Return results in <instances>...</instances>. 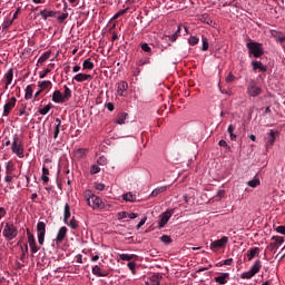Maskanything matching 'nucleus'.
Segmentation results:
<instances>
[{"label": "nucleus", "instance_id": "nucleus-2", "mask_svg": "<svg viewBox=\"0 0 285 285\" xmlns=\"http://www.w3.org/2000/svg\"><path fill=\"white\" fill-rule=\"evenodd\" d=\"M11 153H13V155H17L19 159H23V140L20 139L19 134H14L12 136Z\"/></svg>", "mask_w": 285, "mask_h": 285}, {"label": "nucleus", "instance_id": "nucleus-36", "mask_svg": "<svg viewBox=\"0 0 285 285\" xmlns=\"http://www.w3.org/2000/svg\"><path fill=\"white\" fill-rule=\"evenodd\" d=\"M127 117H128V114H126V112L120 114L118 116V118L116 119V124H119V125L126 124Z\"/></svg>", "mask_w": 285, "mask_h": 285}, {"label": "nucleus", "instance_id": "nucleus-52", "mask_svg": "<svg viewBox=\"0 0 285 285\" xmlns=\"http://www.w3.org/2000/svg\"><path fill=\"white\" fill-rule=\"evenodd\" d=\"M200 21H204L205 23H208V24L213 23V20L208 19V14L206 13L200 17Z\"/></svg>", "mask_w": 285, "mask_h": 285}, {"label": "nucleus", "instance_id": "nucleus-20", "mask_svg": "<svg viewBox=\"0 0 285 285\" xmlns=\"http://www.w3.org/2000/svg\"><path fill=\"white\" fill-rule=\"evenodd\" d=\"M14 170H17V168L14 167V163H12V160L6 163V175H14Z\"/></svg>", "mask_w": 285, "mask_h": 285}, {"label": "nucleus", "instance_id": "nucleus-42", "mask_svg": "<svg viewBox=\"0 0 285 285\" xmlns=\"http://www.w3.org/2000/svg\"><path fill=\"white\" fill-rule=\"evenodd\" d=\"M188 43H189V46H197L199 43V39L197 38V36H191L188 39Z\"/></svg>", "mask_w": 285, "mask_h": 285}, {"label": "nucleus", "instance_id": "nucleus-5", "mask_svg": "<svg viewBox=\"0 0 285 285\" xmlns=\"http://www.w3.org/2000/svg\"><path fill=\"white\" fill-rule=\"evenodd\" d=\"M226 244H228V237L223 236L220 239L210 243V250L217 253L220 248L226 247Z\"/></svg>", "mask_w": 285, "mask_h": 285}, {"label": "nucleus", "instance_id": "nucleus-60", "mask_svg": "<svg viewBox=\"0 0 285 285\" xmlns=\"http://www.w3.org/2000/svg\"><path fill=\"white\" fill-rule=\"evenodd\" d=\"M126 218H128V212L118 213V219H126Z\"/></svg>", "mask_w": 285, "mask_h": 285}, {"label": "nucleus", "instance_id": "nucleus-13", "mask_svg": "<svg viewBox=\"0 0 285 285\" xmlns=\"http://www.w3.org/2000/svg\"><path fill=\"white\" fill-rule=\"evenodd\" d=\"M51 100L53 104H67L63 98V94H61V90L53 91Z\"/></svg>", "mask_w": 285, "mask_h": 285}, {"label": "nucleus", "instance_id": "nucleus-50", "mask_svg": "<svg viewBox=\"0 0 285 285\" xmlns=\"http://www.w3.org/2000/svg\"><path fill=\"white\" fill-rule=\"evenodd\" d=\"M126 12H128V9H122V10H119L112 19H119V17H124V14H126Z\"/></svg>", "mask_w": 285, "mask_h": 285}, {"label": "nucleus", "instance_id": "nucleus-9", "mask_svg": "<svg viewBox=\"0 0 285 285\" xmlns=\"http://www.w3.org/2000/svg\"><path fill=\"white\" fill-rule=\"evenodd\" d=\"M17 106V98L12 97L10 100H8L6 102V105L3 106V112L2 116L3 117H8V115H10V112H12V108H14Z\"/></svg>", "mask_w": 285, "mask_h": 285}, {"label": "nucleus", "instance_id": "nucleus-21", "mask_svg": "<svg viewBox=\"0 0 285 285\" xmlns=\"http://www.w3.org/2000/svg\"><path fill=\"white\" fill-rule=\"evenodd\" d=\"M38 87L40 90H48L52 88V82L50 80H43V81H38Z\"/></svg>", "mask_w": 285, "mask_h": 285}, {"label": "nucleus", "instance_id": "nucleus-33", "mask_svg": "<svg viewBox=\"0 0 285 285\" xmlns=\"http://www.w3.org/2000/svg\"><path fill=\"white\" fill-rule=\"evenodd\" d=\"M50 55H52L50 51L42 53L38 59V63H45V61H48V59H50Z\"/></svg>", "mask_w": 285, "mask_h": 285}, {"label": "nucleus", "instance_id": "nucleus-41", "mask_svg": "<svg viewBox=\"0 0 285 285\" xmlns=\"http://www.w3.org/2000/svg\"><path fill=\"white\" fill-rule=\"evenodd\" d=\"M101 173V167L98 165H92L90 168V175H97Z\"/></svg>", "mask_w": 285, "mask_h": 285}, {"label": "nucleus", "instance_id": "nucleus-6", "mask_svg": "<svg viewBox=\"0 0 285 285\" xmlns=\"http://www.w3.org/2000/svg\"><path fill=\"white\" fill-rule=\"evenodd\" d=\"M37 233H38V243L40 246H43V242L46 239V223L39 222L37 224Z\"/></svg>", "mask_w": 285, "mask_h": 285}, {"label": "nucleus", "instance_id": "nucleus-22", "mask_svg": "<svg viewBox=\"0 0 285 285\" xmlns=\"http://www.w3.org/2000/svg\"><path fill=\"white\" fill-rule=\"evenodd\" d=\"M4 77H6V81H7L6 89H8V86H10V83H12V79L14 77V70L9 69L7 71V73L4 75Z\"/></svg>", "mask_w": 285, "mask_h": 285}, {"label": "nucleus", "instance_id": "nucleus-38", "mask_svg": "<svg viewBox=\"0 0 285 285\" xmlns=\"http://www.w3.org/2000/svg\"><path fill=\"white\" fill-rule=\"evenodd\" d=\"M250 95H252V97H257L258 95H262V88L261 87H252Z\"/></svg>", "mask_w": 285, "mask_h": 285}, {"label": "nucleus", "instance_id": "nucleus-46", "mask_svg": "<svg viewBox=\"0 0 285 285\" xmlns=\"http://www.w3.org/2000/svg\"><path fill=\"white\" fill-rule=\"evenodd\" d=\"M179 32H181V27H178L177 31L170 36V41L173 42L177 41V38L179 37Z\"/></svg>", "mask_w": 285, "mask_h": 285}, {"label": "nucleus", "instance_id": "nucleus-40", "mask_svg": "<svg viewBox=\"0 0 285 285\" xmlns=\"http://www.w3.org/2000/svg\"><path fill=\"white\" fill-rule=\"evenodd\" d=\"M262 181L259 180V177L255 176L254 179L250 180V188H257Z\"/></svg>", "mask_w": 285, "mask_h": 285}, {"label": "nucleus", "instance_id": "nucleus-25", "mask_svg": "<svg viewBox=\"0 0 285 285\" xmlns=\"http://www.w3.org/2000/svg\"><path fill=\"white\" fill-rule=\"evenodd\" d=\"M119 257L122 262H132V259H137V255L135 254H120Z\"/></svg>", "mask_w": 285, "mask_h": 285}, {"label": "nucleus", "instance_id": "nucleus-4", "mask_svg": "<svg viewBox=\"0 0 285 285\" xmlns=\"http://www.w3.org/2000/svg\"><path fill=\"white\" fill-rule=\"evenodd\" d=\"M250 57H254V59H262V57H264V45L252 40Z\"/></svg>", "mask_w": 285, "mask_h": 285}, {"label": "nucleus", "instance_id": "nucleus-34", "mask_svg": "<svg viewBox=\"0 0 285 285\" xmlns=\"http://www.w3.org/2000/svg\"><path fill=\"white\" fill-rule=\"evenodd\" d=\"M125 202H137V196L132 195V193H127L122 195Z\"/></svg>", "mask_w": 285, "mask_h": 285}, {"label": "nucleus", "instance_id": "nucleus-64", "mask_svg": "<svg viewBox=\"0 0 285 285\" xmlns=\"http://www.w3.org/2000/svg\"><path fill=\"white\" fill-rule=\"evenodd\" d=\"M106 108H107L110 112H112V110H115V105H114L112 102H108V104H106Z\"/></svg>", "mask_w": 285, "mask_h": 285}, {"label": "nucleus", "instance_id": "nucleus-43", "mask_svg": "<svg viewBox=\"0 0 285 285\" xmlns=\"http://www.w3.org/2000/svg\"><path fill=\"white\" fill-rule=\"evenodd\" d=\"M160 242H163V244H173V238H170L168 235H163L160 237Z\"/></svg>", "mask_w": 285, "mask_h": 285}, {"label": "nucleus", "instance_id": "nucleus-56", "mask_svg": "<svg viewBox=\"0 0 285 285\" xmlns=\"http://www.w3.org/2000/svg\"><path fill=\"white\" fill-rule=\"evenodd\" d=\"M14 175H6V177H4V181L7 183V184H12V180L14 179Z\"/></svg>", "mask_w": 285, "mask_h": 285}, {"label": "nucleus", "instance_id": "nucleus-12", "mask_svg": "<svg viewBox=\"0 0 285 285\" xmlns=\"http://www.w3.org/2000/svg\"><path fill=\"white\" fill-rule=\"evenodd\" d=\"M67 235H68V227L62 226L57 234L56 243L61 244L66 239Z\"/></svg>", "mask_w": 285, "mask_h": 285}, {"label": "nucleus", "instance_id": "nucleus-35", "mask_svg": "<svg viewBox=\"0 0 285 285\" xmlns=\"http://www.w3.org/2000/svg\"><path fill=\"white\" fill-rule=\"evenodd\" d=\"M52 110V104H48L46 107L38 110L39 115H48Z\"/></svg>", "mask_w": 285, "mask_h": 285}, {"label": "nucleus", "instance_id": "nucleus-48", "mask_svg": "<svg viewBox=\"0 0 285 285\" xmlns=\"http://www.w3.org/2000/svg\"><path fill=\"white\" fill-rule=\"evenodd\" d=\"M96 190L102 191L106 190V185L104 183H95Z\"/></svg>", "mask_w": 285, "mask_h": 285}, {"label": "nucleus", "instance_id": "nucleus-29", "mask_svg": "<svg viewBox=\"0 0 285 285\" xmlns=\"http://www.w3.org/2000/svg\"><path fill=\"white\" fill-rule=\"evenodd\" d=\"M168 187L163 186V187H158L156 189H154L150 194V197H157L158 195H161V193H166Z\"/></svg>", "mask_w": 285, "mask_h": 285}, {"label": "nucleus", "instance_id": "nucleus-31", "mask_svg": "<svg viewBox=\"0 0 285 285\" xmlns=\"http://www.w3.org/2000/svg\"><path fill=\"white\" fill-rule=\"evenodd\" d=\"M161 278H163L161 274L157 273L150 277V282L153 285H159L161 282Z\"/></svg>", "mask_w": 285, "mask_h": 285}, {"label": "nucleus", "instance_id": "nucleus-62", "mask_svg": "<svg viewBox=\"0 0 285 285\" xmlns=\"http://www.w3.org/2000/svg\"><path fill=\"white\" fill-rule=\"evenodd\" d=\"M276 233H279L281 235H285V226H278L276 227Z\"/></svg>", "mask_w": 285, "mask_h": 285}, {"label": "nucleus", "instance_id": "nucleus-47", "mask_svg": "<svg viewBox=\"0 0 285 285\" xmlns=\"http://www.w3.org/2000/svg\"><path fill=\"white\" fill-rule=\"evenodd\" d=\"M127 266H128L129 271H131L132 275H136L135 268H137V264L135 262H129L127 264Z\"/></svg>", "mask_w": 285, "mask_h": 285}, {"label": "nucleus", "instance_id": "nucleus-44", "mask_svg": "<svg viewBox=\"0 0 285 285\" xmlns=\"http://www.w3.org/2000/svg\"><path fill=\"white\" fill-rule=\"evenodd\" d=\"M97 164L99 166H106L108 164V159L105 157V156H100L98 159H97Z\"/></svg>", "mask_w": 285, "mask_h": 285}, {"label": "nucleus", "instance_id": "nucleus-32", "mask_svg": "<svg viewBox=\"0 0 285 285\" xmlns=\"http://www.w3.org/2000/svg\"><path fill=\"white\" fill-rule=\"evenodd\" d=\"M140 48L144 52H147L148 55H153V48H150V45L147 42H141Z\"/></svg>", "mask_w": 285, "mask_h": 285}, {"label": "nucleus", "instance_id": "nucleus-14", "mask_svg": "<svg viewBox=\"0 0 285 285\" xmlns=\"http://www.w3.org/2000/svg\"><path fill=\"white\" fill-rule=\"evenodd\" d=\"M91 79H92V75L78 73L72 78V81H77L78 83H82V81H90Z\"/></svg>", "mask_w": 285, "mask_h": 285}, {"label": "nucleus", "instance_id": "nucleus-1", "mask_svg": "<svg viewBox=\"0 0 285 285\" xmlns=\"http://www.w3.org/2000/svg\"><path fill=\"white\" fill-rule=\"evenodd\" d=\"M85 199L88 206L94 208V210L96 208H99L100 210H104V208H106V204H104V200H101V198H99L97 195L92 194L91 190L85 191Z\"/></svg>", "mask_w": 285, "mask_h": 285}, {"label": "nucleus", "instance_id": "nucleus-61", "mask_svg": "<svg viewBox=\"0 0 285 285\" xmlns=\"http://www.w3.org/2000/svg\"><path fill=\"white\" fill-rule=\"evenodd\" d=\"M148 220V217H144L137 225V230H139V228H141V226H144V224H146V222Z\"/></svg>", "mask_w": 285, "mask_h": 285}, {"label": "nucleus", "instance_id": "nucleus-19", "mask_svg": "<svg viewBox=\"0 0 285 285\" xmlns=\"http://www.w3.org/2000/svg\"><path fill=\"white\" fill-rule=\"evenodd\" d=\"M95 62H92V58H88L82 62V70H94Z\"/></svg>", "mask_w": 285, "mask_h": 285}, {"label": "nucleus", "instance_id": "nucleus-57", "mask_svg": "<svg viewBox=\"0 0 285 285\" xmlns=\"http://www.w3.org/2000/svg\"><path fill=\"white\" fill-rule=\"evenodd\" d=\"M50 69H46L45 71L40 72V79H46V77H48V75H50Z\"/></svg>", "mask_w": 285, "mask_h": 285}, {"label": "nucleus", "instance_id": "nucleus-59", "mask_svg": "<svg viewBox=\"0 0 285 285\" xmlns=\"http://www.w3.org/2000/svg\"><path fill=\"white\" fill-rule=\"evenodd\" d=\"M284 257H285V253L282 252V249H281V252L278 254H276L275 259H278V262H282V259H284Z\"/></svg>", "mask_w": 285, "mask_h": 285}, {"label": "nucleus", "instance_id": "nucleus-28", "mask_svg": "<svg viewBox=\"0 0 285 285\" xmlns=\"http://www.w3.org/2000/svg\"><path fill=\"white\" fill-rule=\"evenodd\" d=\"M32 88H35V85H28L27 86L26 94H24V99H27V100L32 99V92H33Z\"/></svg>", "mask_w": 285, "mask_h": 285}, {"label": "nucleus", "instance_id": "nucleus-30", "mask_svg": "<svg viewBox=\"0 0 285 285\" xmlns=\"http://www.w3.org/2000/svg\"><path fill=\"white\" fill-rule=\"evenodd\" d=\"M67 226H69L70 228H72V230H77L79 228V222H77V219L75 217H72L70 219V222L67 220Z\"/></svg>", "mask_w": 285, "mask_h": 285}, {"label": "nucleus", "instance_id": "nucleus-27", "mask_svg": "<svg viewBox=\"0 0 285 285\" xmlns=\"http://www.w3.org/2000/svg\"><path fill=\"white\" fill-rule=\"evenodd\" d=\"M12 23H14V19H9V18H7V19L3 21L2 27H1L2 32H7V31H8V28H10V26H12Z\"/></svg>", "mask_w": 285, "mask_h": 285}, {"label": "nucleus", "instance_id": "nucleus-51", "mask_svg": "<svg viewBox=\"0 0 285 285\" xmlns=\"http://www.w3.org/2000/svg\"><path fill=\"white\" fill-rule=\"evenodd\" d=\"M256 255H259V247L250 249V259H253V257H255Z\"/></svg>", "mask_w": 285, "mask_h": 285}, {"label": "nucleus", "instance_id": "nucleus-37", "mask_svg": "<svg viewBox=\"0 0 285 285\" xmlns=\"http://www.w3.org/2000/svg\"><path fill=\"white\" fill-rule=\"evenodd\" d=\"M27 237H28V244H37V240L35 239V235L30 233V229H27Z\"/></svg>", "mask_w": 285, "mask_h": 285}, {"label": "nucleus", "instance_id": "nucleus-39", "mask_svg": "<svg viewBox=\"0 0 285 285\" xmlns=\"http://www.w3.org/2000/svg\"><path fill=\"white\" fill-rule=\"evenodd\" d=\"M275 144V131L271 130L269 137L267 138V146H273Z\"/></svg>", "mask_w": 285, "mask_h": 285}, {"label": "nucleus", "instance_id": "nucleus-63", "mask_svg": "<svg viewBox=\"0 0 285 285\" xmlns=\"http://www.w3.org/2000/svg\"><path fill=\"white\" fill-rule=\"evenodd\" d=\"M242 279H250V271L243 273Z\"/></svg>", "mask_w": 285, "mask_h": 285}, {"label": "nucleus", "instance_id": "nucleus-15", "mask_svg": "<svg viewBox=\"0 0 285 285\" xmlns=\"http://www.w3.org/2000/svg\"><path fill=\"white\" fill-rule=\"evenodd\" d=\"M117 95L119 97H124V92L128 90V82L127 81H120L117 85Z\"/></svg>", "mask_w": 285, "mask_h": 285}, {"label": "nucleus", "instance_id": "nucleus-16", "mask_svg": "<svg viewBox=\"0 0 285 285\" xmlns=\"http://www.w3.org/2000/svg\"><path fill=\"white\" fill-rule=\"evenodd\" d=\"M228 277H230V274L228 273H222L219 276H216L214 278V281L217 283V284H220V285H224V284H227L228 283Z\"/></svg>", "mask_w": 285, "mask_h": 285}, {"label": "nucleus", "instance_id": "nucleus-17", "mask_svg": "<svg viewBox=\"0 0 285 285\" xmlns=\"http://www.w3.org/2000/svg\"><path fill=\"white\" fill-rule=\"evenodd\" d=\"M101 266L104 265L99 264L94 266L91 269L92 275H96V277H106L108 274L101 272Z\"/></svg>", "mask_w": 285, "mask_h": 285}, {"label": "nucleus", "instance_id": "nucleus-3", "mask_svg": "<svg viewBox=\"0 0 285 285\" xmlns=\"http://www.w3.org/2000/svg\"><path fill=\"white\" fill-rule=\"evenodd\" d=\"M2 235L8 242H12V239H14L17 235H19V229H17V226H14V224L6 223Z\"/></svg>", "mask_w": 285, "mask_h": 285}, {"label": "nucleus", "instance_id": "nucleus-26", "mask_svg": "<svg viewBox=\"0 0 285 285\" xmlns=\"http://www.w3.org/2000/svg\"><path fill=\"white\" fill-rule=\"evenodd\" d=\"M65 91L62 94V97L65 99L66 102L70 101L71 97H72V90H70L66 85L63 86Z\"/></svg>", "mask_w": 285, "mask_h": 285}, {"label": "nucleus", "instance_id": "nucleus-23", "mask_svg": "<svg viewBox=\"0 0 285 285\" xmlns=\"http://www.w3.org/2000/svg\"><path fill=\"white\" fill-rule=\"evenodd\" d=\"M72 213L70 212V205L66 204L63 209V223L68 224V219H70Z\"/></svg>", "mask_w": 285, "mask_h": 285}, {"label": "nucleus", "instance_id": "nucleus-53", "mask_svg": "<svg viewBox=\"0 0 285 285\" xmlns=\"http://www.w3.org/2000/svg\"><path fill=\"white\" fill-rule=\"evenodd\" d=\"M150 63V58L140 59L138 66H146Z\"/></svg>", "mask_w": 285, "mask_h": 285}, {"label": "nucleus", "instance_id": "nucleus-11", "mask_svg": "<svg viewBox=\"0 0 285 285\" xmlns=\"http://www.w3.org/2000/svg\"><path fill=\"white\" fill-rule=\"evenodd\" d=\"M39 14L43 19V21H48V19H50V18H57V14H59V11L43 9L39 12Z\"/></svg>", "mask_w": 285, "mask_h": 285}, {"label": "nucleus", "instance_id": "nucleus-24", "mask_svg": "<svg viewBox=\"0 0 285 285\" xmlns=\"http://www.w3.org/2000/svg\"><path fill=\"white\" fill-rule=\"evenodd\" d=\"M56 126L53 128V138L57 139L59 137V132H61V119L56 118Z\"/></svg>", "mask_w": 285, "mask_h": 285}, {"label": "nucleus", "instance_id": "nucleus-55", "mask_svg": "<svg viewBox=\"0 0 285 285\" xmlns=\"http://www.w3.org/2000/svg\"><path fill=\"white\" fill-rule=\"evenodd\" d=\"M31 253H39V247H37V243L29 245Z\"/></svg>", "mask_w": 285, "mask_h": 285}, {"label": "nucleus", "instance_id": "nucleus-49", "mask_svg": "<svg viewBox=\"0 0 285 285\" xmlns=\"http://www.w3.org/2000/svg\"><path fill=\"white\" fill-rule=\"evenodd\" d=\"M58 21L60 23H63V21H66V19H68V12H63L60 16L57 17Z\"/></svg>", "mask_w": 285, "mask_h": 285}, {"label": "nucleus", "instance_id": "nucleus-45", "mask_svg": "<svg viewBox=\"0 0 285 285\" xmlns=\"http://www.w3.org/2000/svg\"><path fill=\"white\" fill-rule=\"evenodd\" d=\"M202 41H203L202 50H203V52H206V50H208V38L203 37Z\"/></svg>", "mask_w": 285, "mask_h": 285}, {"label": "nucleus", "instance_id": "nucleus-10", "mask_svg": "<svg viewBox=\"0 0 285 285\" xmlns=\"http://www.w3.org/2000/svg\"><path fill=\"white\" fill-rule=\"evenodd\" d=\"M253 72H266L268 67L259 60H252Z\"/></svg>", "mask_w": 285, "mask_h": 285}, {"label": "nucleus", "instance_id": "nucleus-7", "mask_svg": "<svg viewBox=\"0 0 285 285\" xmlns=\"http://www.w3.org/2000/svg\"><path fill=\"white\" fill-rule=\"evenodd\" d=\"M173 217V210H166L165 213L159 215L158 228H164L170 222Z\"/></svg>", "mask_w": 285, "mask_h": 285}, {"label": "nucleus", "instance_id": "nucleus-18", "mask_svg": "<svg viewBox=\"0 0 285 285\" xmlns=\"http://www.w3.org/2000/svg\"><path fill=\"white\" fill-rule=\"evenodd\" d=\"M261 269H262V261L258 259L252 266L250 277H255V275H257V273H259Z\"/></svg>", "mask_w": 285, "mask_h": 285}, {"label": "nucleus", "instance_id": "nucleus-54", "mask_svg": "<svg viewBox=\"0 0 285 285\" xmlns=\"http://www.w3.org/2000/svg\"><path fill=\"white\" fill-rule=\"evenodd\" d=\"M235 79V76L233 75V72H229L228 76L226 77V83H233Z\"/></svg>", "mask_w": 285, "mask_h": 285}, {"label": "nucleus", "instance_id": "nucleus-8", "mask_svg": "<svg viewBox=\"0 0 285 285\" xmlns=\"http://www.w3.org/2000/svg\"><path fill=\"white\" fill-rule=\"evenodd\" d=\"M272 240H273V243H271L267 246V250H271V253L277 250V248H279V246H282V244L284 243V237H282V236H273Z\"/></svg>", "mask_w": 285, "mask_h": 285}, {"label": "nucleus", "instance_id": "nucleus-58", "mask_svg": "<svg viewBox=\"0 0 285 285\" xmlns=\"http://www.w3.org/2000/svg\"><path fill=\"white\" fill-rule=\"evenodd\" d=\"M77 157H86V149H78L76 151Z\"/></svg>", "mask_w": 285, "mask_h": 285}]
</instances>
